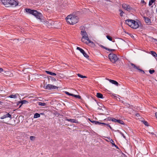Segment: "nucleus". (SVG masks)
<instances>
[{
  "instance_id": "nucleus-1",
  "label": "nucleus",
  "mask_w": 157,
  "mask_h": 157,
  "mask_svg": "<svg viewBox=\"0 0 157 157\" xmlns=\"http://www.w3.org/2000/svg\"><path fill=\"white\" fill-rule=\"evenodd\" d=\"M83 27H81V34L82 36L81 38L82 41L87 44L89 43H91L92 45H94V43L90 40L87 33L85 30L83 29Z\"/></svg>"
},
{
  "instance_id": "nucleus-2",
  "label": "nucleus",
  "mask_w": 157,
  "mask_h": 157,
  "mask_svg": "<svg viewBox=\"0 0 157 157\" xmlns=\"http://www.w3.org/2000/svg\"><path fill=\"white\" fill-rule=\"evenodd\" d=\"M125 23L131 28L133 29H136L139 28L140 22L134 20L128 19L125 20Z\"/></svg>"
},
{
  "instance_id": "nucleus-3",
  "label": "nucleus",
  "mask_w": 157,
  "mask_h": 157,
  "mask_svg": "<svg viewBox=\"0 0 157 157\" xmlns=\"http://www.w3.org/2000/svg\"><path fill=\"white\" fill-rule=\"evenodd\" d=\"M66 19L67 22L71 25H74L78 21V17L73 15H68Z\"/></svg>"
},
{
  "instance_id": "nucleus-4",
  "label": "nucleus",
  "mask_w": 157,
  "mask_h": 157,
  "mask_svg": "<svg viewBox=\"0 0 157 157\" xmlns=\"http://www.w3.org/2000/svg\"><path fill=\"white\" fill-rule=\"evenodd\" d=\"M25 12L28 13L32 14L35 16L37 19L40 20L41 21V17H42V14L38 13L36 10H32L29 9H25Z\"/></svg>"
},
{
  "instance_id": "nucleus-5",
  "label": "nucleus",
  "mask_w": 157,
  "mask_h": 157,
  "mask_svg": "<svg viewBox=\"0 0 157 157\" xmlns=\"http://www.w3.org/2000/svg\"><path fill=\"white\" fill-rule=\"evenodd\" d=\"M109 58L111 61L113 63H115L118 59L117 55L112 53H110L109 55Z\"/></svg>"
},
{
  "instance_id": "nucleus-6",
  "label": "nucleus",
  "mask_w": 157,
  "mask_h": 157,
  "mask_svg": "<svg viewBox=\"0 0 157 157\" xmlns=\"http://www.w3.org/2000/svg\"><path fill=\"white\" fill-rule=\"evenodd\" d=\"M4 113L3 115L0 117L1 119H3L7 117L10 118V119H12V116L9 113L5 112Z\"/></svg>"
},
{
  "instance_id": "nucleus-7",
  "label": "nucleus",
  "mask_w": 157,
  "mask_h": 157,
  "mask_svg": "<svg viewBox=\"0 0 157 157\" xmlns=\"http://www.w3.org/2000/svg\"><path fill=\"white\" fill-rule=\"evenodd\" d=\"M45 88L46 89L51 90L57 88V87L52 85L48 84L45 86Z\"/></svg>"
},
{
  "instance_id": "nucleus-8",
  "label": "nucleus",
  "mask_w": 157,
  "mask_h": 157,
  "mask_svg": "<svg viewBox=\"0 0 157 157\" xmlns=\"http://www.w3.org/2000/svg\"><path fill=\"white\" fill-rule=\"evenodd\" d=\"M9 5L16 6L17 5V3L15 0H9Z\"/></svg>"
},
{
  "instance_id": "nucleus-9",
  "label": "nucleus",
  "mask_w": 157,
  "mask_h": 157,
  "mask_svg": "<svg viewBox=\"0 0 157 157\" xmlns=\"http://www.w3.org/2000/svg\"><path fill=\"white\" fill-rule=\"evenodd\" d=\"M122 7L127 11H129L132 9V7L129 5L124 3L122 4Z\"/></svg>"
},
{
  "instance_id": "nucleus-10",
  "label": "nucleus",
  "mask_w": 157,
  "mask_h": 157,
  "mask_svg": "<svg viewBox=\"0 0 157 157\" xmlns=\"http://www.w3.org/2000/svg\"><path fill=\"white\" fill-rule=\"evenodd\" d=\"M144 19L145 22L148 25H151V19L148 17H143Z\"/></svg>"
},
{
  "instance_id": "nucleus-11",
  "label": "nucleus",
  "mask_w": 157,
  "mask_h": 157,
  "mask_svg": "<svg viewBox=\"0 0 157 157\" xmlns=\"http://www.w3.org/2000/svg\"><path fill=\"white\" fill-rule=\"evenodd\" d=\"M94 123L96 124H102V125H105V127H106L107 128L109 127L111 129V126L109 124H106L104 123H100V122H99L98 121H94Z\"/></svg>"
},
{
  "instance_id": "nucleus-12",
  "label": "nucleus",
  "mask_w": 157,
  "mask_h": 157,
  "mask_svg": "<svg viewBox=\"0 0 157 157\" xmlns=\"http://www.w3.org/2000/svg\"><path fill=\"white\" fill-rule=\"evenodd\" d=\"M2 2L6 7L9 6V0H2Z\"/></svg>"
},
{
  "instance_id": "nucleus-13",
  "label": "nucleus",
  "mask_w": 157,
  "mask_h": 157,
  "mask_svg": "<svg viewBox=\"0 0 157 157\" xmlns=\"http://www.w3.org/2000/svg\"><path fill=\"white\" fill-rule=\"evenodd\" d=\"M66 120L68 121L71 122L73 123H78V121L75 119H66Z\"/></svg>"
},
{
  "instance_id": "nucleus-14",
  "label": "nucleus",
  "mask_w": 157,
  "mask_h": 157,
  "mask_svg": "<svg viewBox=\"0 0 157 157\" xmlns=\"http://www.w3.org/2000/svg\"><path fill=\"white\" fill-rule=\"evenodd\" d=\"M28 103V101L25 100H23L22 101H19L18 103L19 104H21V105H20L19 107H20L22 104H26Z\"/></svg>"
},
{
  "instance_id": "nucleus-15",
  "label": "nucleus",
  "mask_w": 157,
  "mask_h": 157,
  "mask_svg": "<svg viewBox=\"0 0 157 157\" xmlns=\"http://www.w3.org/2000/svg\"><path fill=\"white\" fill-rule=\"evenodd\" d=\"M131 66H132L133 67H134V68L136 69H138L139 70H140V71H142L143 72V73H144V71H143V70H141V69H139L138 68V67H136V66H135L134 64H133V63H131Z\"/></svg>"
},
{
  "instance_id": "nucleus-16",
  "label": "nucleus",
  "mask_w": 157,
  "mask_h": 157,
  "mask_svg": "<svg viewBox=\"0 0 157 157\" xmlns=\"http://www.w3.org/2000/svg\"><path fill=\"white\" fill-rule=\"evenodd\" d=\"M109 80V82H111V83H112L113 84L116 85L117 86L118 85V83L117 81H116L115 80H111V79H110V80Z\"/></svg>"
},
{
  "instance_id": "nucleus-17",
  "label": "nucleus",
  "mask_w": 157,
  "mask_h": 157,
  "mask_svg": "<svg viewBox=\"0 0 157 157\" xmlns=\"http://www.w3.org/2000/svg\"><path fill=\"white\" fill-rule=\"evenodd\" d=\"M96 96L98 98H103V95L102 94L98 93H97Z\"/></svg>"
},
{
  "instance_id": "nucleus-18",
  "label": "nucleus",
  "mask_w": 157,
  "mask_h": 157,
  "mask_svg": "<svg viewBox=\"0 0 157 157\" xmlns=\"http://www.w3.org/2000/svg\"><path fill=\"white\" fill-rule=\"evenodd\" d=\"M45 72L48 74L50 75H51L55 76L56 75V74L52 72L48 71H46Z\"/></svg>"
},
{
  "instance_id": "nucleus-19",
  "label": "nucleus",
  "mask_w": 157,
  "mask_h": 157,
  "mask_svg": "<svg viewBox=\"0 0 157 157\" xmlns=\"http://www.w3.org/2000/svg\"><path fill=\"white\" fill-rule=\"evenodd\" d=\"M109 139V141H109L115 147H116V145L115 144L114 141L111 139L110 138H108Z\"/></svg>"
},
{
  "instance_id": "nucleus-20",
  "label": "nucleus",
  "mask_w": 157,
  "mask_h": 157,
  "mask_svg": "<svg viewBox=\"0 0 157 157\" xmlns=\"http://www.w3.org/2000/svg\"><path fill=\"white\" fill-rule=\"evenodd\" d=\"M150 53L153 56L157 57V54L155 52L151 51L150 52Z\"/></svg>"
},
{
  "instance_id": "nucleus-21",
  "label": "nucleus",
  "mask_w": 157,
  "mask_h": 157,
  "mask_svg": "<svg viewBox=\"0 0 157 157\" xmlns=\"http://www.w3.org/2000/svg\"><path fill=\"white\" fill-rule=\"evenodd\" d=\"M40 117V115L39 114L37 113H36L34 115V118H39V117Z\"/></svg>"
},
{
  "instance_id": "nucleus-22",
  "label": "nucleus",
  "mask_w": 157,
  "mask_h": 157,
  "mask_svg": "<svg viewBox=\"0 0 157 157\" xmlns=\"http://www.w3.org/2000/svg\"><path fill=\"white\" fill-rule=\"evenodd\" d=\"M102 48H103L105 49L108 50V51H114L115 50L114 49H110L109 48H107L106 47H104V46L102 45H101V46Z\"/></svg>"
},
{
  "instance_id": "nucleus-23",
  "label": "nucleus",
  "mask_w": 157,
  "mask_h": 157,
  "mask_svg": "<svg viewBox=\"0 0 157 157\" xmlns=\"http://www.w3.org/2000/svg\"><path fill=\"white\" fill-rule=\"evenodd\" d=\"M117 122L121 124H123V125L124 124V122L122 121L121 120H117Z\"/></svg>"
},
{
  "instance_id": "nucleus-24",
  "label": "nucleus",
  "mask_w": 157,
  "mask_h": 157,
  "mask_svg": "<svg viewBox=\"0 0 157 157\" xmlns=\"http://www.w3.org/2000/svg\"><path fill=\"white\" fill-rule=\"evenodd\" d=\"M77 49L78 50H79L80 52L82 53V54L84 52H85L82 49L80 48L79 47H77Z\"/></svg>"
},
{
  "instance_id": "nucleus-25",
  "label": "nucleus",
  "mask_w": 157,
  "mask_h": 157,
  "mask_svg": "<svg viewBox=\"0 0 157 157\" xmlns=\"http://www.w3.org/2000/svg\"><path fill=\"white\" fill-rule=\"evenodd\" d=\"M155 1V0H150L149 2V6H151Z\"/></svg>"
},
{
  "instance_id": "nucleus-26",
  "label": "nucleus",
  "mask_w": 157,
  "mask_h": 157,
  "mask_svg": "<svg viewBox=\"0 0 157 157\" xmlns=\"http://www.w3.org/2000/svg\"><path fill=\"white\" fill-rule=\"evenodd\" d=\"M9 97L11 98H17V96L16 95H11L9 96Z\"/></svg>"
},
{
  "instance_id": "nucleus-27",
  "label": "nucleus",
  "mask_w": 157,
  "mask_h": 157,
  "mask_svg": "<svg viewBox=\"0 0 157 157\" xmlns=\"http://www.w3.org/2000/svg\"><path fill=\"white\" fill-rule=\"evenodd\" d=\"M39 105L40 106H45L46 105V103L44 102H39L38 103Z\"/></svg>"
},
{
  "instance_id": "nucleus-28",
  "label": "nucleus",
  "mask_w": 157,
  "mask_h": 157,
  "mask_svg": "<svg viewBox=\"0 0 157 157\" xmlns=\"http://www.w3.org/2000/svg\"><path fill=\"white\" fill-rule=\"evenodd\" d=\"M36 137L34 136H30V139L31 141H34Z\"/></svg>"
},
{
  "instance_id": "nucleus-29",
  "label": "nucleus",
  "mask_w": 157,
  "mask_h": 157,
  "mask_svg": "<svg viewBox=\"0 0 157 157\" xmlns=\"http://www.w3.org/2000/svg\"><path fill=\"white\" fill-rule=\"evenodd\" d=\"M72 96H73L75 98H78L79 99H80L81 98V97L79 95H75L73 94V95H72Z\"/></svg>"
},
{
  "instance_id": "nucleus-30",
  "label": "nucleus",
  "mask_w": 157,
  "mask_h": 157,
  "mask_svg": "<svg viewBox=\"0 0 157 157\" xmlns=\"http://www.w3.org/2000/svg\"><path fill=\"white\" fill-rule=\"evenodd\" d=\"M77 75H78V76L79 77H80V78H86V76H83V75H80V74H78Z\"/></svg>"
},
{
  "instance_id": "nucleus-31",
  "label": "nucleus",
  "mask_w": 157,
  "mask_h": 157,
  "mask_svg": "<svg viewBox=\"0 0 157 157\" xmlns=\"http://www.w3.org/2000/svg\"><path fill=\"white\" fill-rule=\"evenodd\" d=\"M118 132L120 133L122 135V136L125 139L126 137L125 136L124 134L122 133L121 132L119 131V130H118Z\"/></svg>"
},
{
  "instance_id": "nucleus-32",
  "label": "nucleus",
  "mask_w": 157,
  "mask_h": 157,
  "mask_svg": "<svg viewBox=\"0 0 157 157\" xmlns=\"http://www.w3.org/2000/svg\"><path fill=\"white\" fill-rule=\"evenodd\" d=\"M82 54L85 57L87 58L89 57V56L87 55V54L85 52H84L82 53Z\"/></svg>"
},
{
  "instance_id": "nucleus-33",
  "label": "nucleus",
  "mask_w": 157,
  "mask_h": 157,
  "mask_svg": "<svg viewBox=\"0 0 157 157\" xmlns=\"http://www.w3.org/2000/svg\"><path fill=\"white\" fill-rule=\"evenodd\" d=\"M119 12H120V15L122 17L123 15V14L124 13V12L121 10H119Z\"/></svg>"
},
{
  "instance_id": "nucleus-34",
  "label": "nucleus",
  "mask_w": 157,
  "mask_h": 157,
  "mask_svg": "<svg viewBox=\"0 0 157 157\" xmlns=\"http://www.w3.org/2000/svg\"><path fill=\"white\" fill-rule=\"evenodd\" d=\"M106 37L110 41H112V38L109 36H106Z\"/></svg>"
},
{
  "instance_id": "nucleus-35",
  "label": "nucleus",
  "mask_w": 157,
  "mask_h": 157,
  "mask_svg": "<svg viewBox=\"0 0 157 157\" xmlns=\"http://www.w3.org/2000/svg\"><path fill=\"white\" fill-rule=\"evenodd\" d=\"M155 71L154 70H151L150 69L149 70V72L150 74H152Z\"/></svg>"
},
{
  "instance_id": "nucleus-36",
  "label": "nucleus",
  "mask_w": 157,
  "mask_h": 157,
  "mask_svg": "<svg viewBox=\"0 0 157 157\" xmlns=\"http://www.w3.org/2000/svg\"><path fill=\"white\" fill-rule=\"evenodd\" d=\"M65 93L68 95H69V96H72V95H73V94H70V93H69L68 92H67V91H65Z\"/></svg>"
},
{
  "instance_id": "nucleus-37",
  "label": "nucleus",
  "mask_w": 157,
  "mask_h": 157,
  "mask_svg": "<svg viewBox=\"0 0 157 157\" xmlns=\"http://www.w3.org/2000/svg\"><path fill=\"white\" fill-rule=\"evenodd\" d=\"M117 120L114 118L112 119V121L114 122H117Z\"/></svg>"
},
{
  "instance_id": "nucleus-38",
  "label": "nucleus",
  "mask_w": 157,
  "mask_h": 157,
  "mask_svg": "<svg viewBox=\"0 0 157 157\" xmlns=\"http://www.w3.org/2000/svg\"><path fill=\"white\" fill-rule=\"evenodd\" d=\"M144 124L145 125L147 126L148 123H147V121H144Z\"/></svg>"
},
{
  "instance_id": "nucleus-39",
  "label": "nucleus",
  "mask_w": 157,
  "mask_h": 157,
  "mask_svg": "<svg viewBox=\"0 0 157 157\" xmlns=\"http://www.w3.org/2000/svg\"><path fill=\"white\" fill-rule=\"evenodd\" d=\"M3 71V70L2 68H0V73L2 72Z\"/></svg>"
},
{
  "instance_id": "nucleus-40",
  "label": "nucleus",
  "mask_w": 157,
  "mask_h": 157,
  "mask_svg": "<svg viewBox=\"0 0 157 157\" xmlns=\"http://www.w3.org/2000/svg\"><path fill=\"white\" fill-rule=\"evenodd\" d=\"M52 80L55 81H56V79L53 77H52Z\"/></svg>"
},
{
  "instance_id": "nucleus-41",
  "label": "nucleus",
  "mask_w": 157,
  "mask_h": 157,
  "mask_svg": "<svg viewBox=\"0 0 157 157\" xmlns=\"http://www.w3.org/2000/svg\"><path fill=\"white\" fill-rule=\"evenodd\" d=\"M141 2L143 3H145V2L144 0H141Z\"/></svg>"
},
{
  "instance_id": "nucleus-42",
  "label": "nucleus",
  "mask_w": 157,
  "mask_h": 157,
  "mask_svg": "<svg viewBox=\"0 0 157 157\" xmlns=\"http://www.w3.org/2000/svg\"><path fill=\"white\" fill-rule=\"evenodd\" d=\"M155 115L156 116V117L157 118V112L156 113H155Z\"/></svg>"
},
{
  "instance_id": "nucleus-43",
  "label": "nucleus",
  "mask_w": 157,
  "mask_h": 157,
  "mask_svg": "<svg viewBox=\"0 0 157 157\" xmlns=\"http://www.w3.org/2000/svg\"><path fill=\"white\" fill-rule=\"evenodd\" d=\"M131 37L132 38H134V36L133 35H132V36H131Z\"/></svg>"
},
{
  "instance_id": "nucleus-44",
  "label": "nucleus",
  "mask_w": 157,
  "mask_h": 157,
  "mask_svg": "<svg viewBox=\"0 0 157 157\" xmlns=\"http://www.w3.org/2000/svg\"><path fill=\"white\" fill-rule=\"evenodd\" d=\"M2 102L1 101H0V105H2Z\"/></svg>"
},
{
  "instance_id": "nucleus-45",
  "label": "nucleus",
  "mask_w": 157,
  "mask_h": 157,
  "mask_svg": "<svg viewBox=\"0 0 157 157\" xmlns=\"http://www.w3.org/2000/svg\"><path fill=\"white\" fill-rule=\"evenodd\" d=\"M94 121H91L92 122V123H94Z\"/></svg>"
},
{
  "instance_id": "nucleus-46",
  "label": "nucleus",
  "mask_w": 157,
  "mask_h": 157,
  "mask_svg": "<svg viewBox=\"0 0 157 157\" xmlns=\"http://www.w3.org/2000/svg\"><path fill=\"white\" fill-rule=\"evenodd\" d=\"M151 134L152 135L154 134L153 133H151Z\"/></svg>"
},
{
  "instance_id": "nucleus-47",
  "label": "nucleus",
  "mask_w": 157,
  "mask_h": 157,
  "mask_svg": "<svg viewBox=\"0 0 157 157\" xmlns=\"http://www.w3.org/2000/svg\"><path fill=\"white\" fill-rule=\"evenodd\" d=\"M156 59V60L157 61V59Z\"/></svg>"
}]
</instances>
